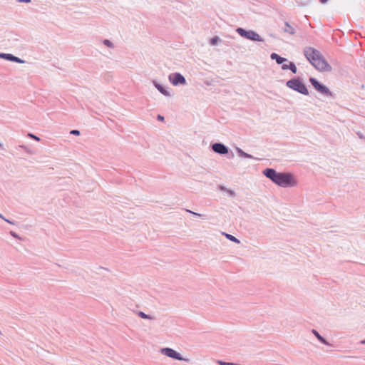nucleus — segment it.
<instances>
[{"mask_svg": "<svg viewBox=\"0 0 365 365\" xmlns=\"http://www.w3.org/2000/svg\"><path fill=\"white\" fill-rule=\"evenodd\" d=\"M162 352L170 357V358H173V359H178V360H182V357H180V354L178 353H177L175 350L170 349V348H165V349H163L162 350Z\"/></svg>", "mask_w": 365, "mask_h": 365, "instance_id": "nucleus-6", "label": "nucleus"}, {"mask_svg": "<svg viewBox=\"0 0 365 365\" xmlns=\"http://www.w3.org/2000/svg\"><path fill=\"white\" fill-rule=\"evenodd\" d=\"M270 57L272 59L275 60L278 64H282L284 62L287 61L286 58L279 56L278 54L275 53H272Z\"/></svg>", "mask_w": 365, "mask_h": 365, "instance_id": "nucleus-9", "label": "nucleus"}, {"mask_svg": "<svg viewBox=\"0 0 365 365\" xmlns=\"http://www.w3.org/2000/svg\"><path fill=\"white\" fill-rule=\"evenodd\" d=\"M284 31L289 34H294L295 33V29L292 26H291L288 23H285Z\"/></svg>", "mask_w": 365, "mask_h": 365, "instance_id": "nucleus-10", "label": "nucleus"}, {"mask_svg": "<svg viewBox=\"0 0 365 365\" xmlns=\"http://www.w3.org/2000/svg\"><path fill=\"white\" fill-rule=\"evenodd\" d=\"M19 2H30L31 0H19Z\"/></svg>", "mask_w": 365, "mask_h": 365, "instance_id": "nucleus-24", "label": "nucleus"}, {"mask_svg": "<svg viewBox=\"0 0 365 365\" xmlns=\"http://www.w3.org/2000/svg\"><path fill=\"white\" fill-rule=\"evenodd\" d=\"M0 147H1V144L0 143Z\"/></svg>", "mask_w": 365, "mask_h": 365, "instance_id": "nucleus-27", "label": "nucleus"}, {"mask_svg": "<svg viewBox=\"0 0 365 365\" xmlns=\"http://www.w3.org/2000/svg\"><path fill=\"white\" fill-rule=\"evenodd\" d=\"M187 211H188V212H191V213H192V214H194V215H198V214H197L196 212H191V211H190V210H187Z\"/></svg>", "mask_w": 365, "mask_h": 365, "instance_id": "nucleus-26", "label": "nucleus"}, {"mask_svg": "<svg viewBox=\"0 0 365 365\" xmlns=\"http://www.w3.org/2000/svg\"><path fill=\"white\" fill-rule=\"evenodd\" d=\"M225 236L227 239L230 240L231 241L235 242L237 243H240V241L234 236H232L230 234H225Z\"/></svg>", "mask_w": 365, "mask_h": 365, "instance_id": "nucleus-13", "label": "nucleus"}, {"mask_svg": "<svg viewBox=\"0 0 365 365\" xmlns=\"http://www.w3.org/2000/svg\"><path fill=\"white\" fill-rule=\"evenodd\" d=\"M212 150L220 154H226L228 153V149L225 145L221 143H215L212 145Z\"/></svg>", "mask_w": 365, "mask_h": 365, "instance_id": "nucleus-7", "label": "nucleus"}, {"mask_svg": "<svg viewBox=\"0 0 365 365\" xmlns=\"http://www.w3.org/2000/svg\"><path fill=\"white\" fill-rule=\"evenodd\" d=\"M158 118L160 120H164V118H163V116H161L160 115H158Z\"/></svg>", "mask_w": 365, "mask_h": 365, "instance_id": "nucleus-23", "label": "nucleus"}, {"mask_svg": "<svg viewBox=\"0 0 365 365\" xmlns=\"http://www.w3.org/2000/svg\"><path fill=\"white\" fill-rule=\"evenodd\" d=\"M328 0H320V1L322 3V4H324Z\"/></svg>", "mask_w": 365, "mask_h": 365, "instance_id": "nucleus-25", "label": "nucleus"}, {"mask_svg": "<svg viewBox=\"0 0 365 365\" xmlns=\"http://www.w3.org/2000/svg\"><path fill=\"white\" fill-rule=\"evenodd\" d=\"M282 68L284 70L289 69V65L288 64H284V65H282Z\"/></svg>", "mask_w": 365, "mask_h": 365, "instance_id": "nucleus-22", "label": "nucleus"}, {"mask_svg": "<svg viewBox=\"0 0 365 365\" xmlns=\"http://www.w3.org/2000/svg\"><path fill=\"white\" fill-rule=\"evenodd\" d=\"M237 33H238L240 36H244V37H245V36H246V35H247L246 34L247 33V31H246L245 30H244V29H242V28H239V29H237Z\"/></svg>", "mask_w": 365, "mask_h": 365, "instance_id": "nucleus-14", "label": "nucleus"}, {"mask_svg": "<svg viewBox=\"0 0 365 365\" xmlns=\"http://www.w3.org/2000/svg\"><path fill=\"white\" fill-rule=\"evenodd\" d=\"M289 69H290L294 73H297V67L293 63H289Z\"/></svg>", "mask_w": 365, "mask_h": 365, "instance_id": "nucleus-15", "label": "nucleus"}, {"mask_svg": "<svg viewBox=\"0 0 365 365\" xmlns=\"http://www.w3.org/2000/svg\"><path fill=\"white\" fill-rule=\"evenodd\" d=\"M263 173L279 186L288 187L297 185L296 179L289 173H277L274 170L271 168L265 169Z\"/></svg>", "mask_w": 365, "mask_h": 365, "instance_id": "nucleus-1", "label": "nucleus"}, {"mask_svg": "<svg viewBox=\"0 0 365 365\" xmlns=\"http://www.w3.org/2000/svg\"><path fill=\"white\" fill-rule=\"evenodd\" d=\"M1 56H6V58L7 59H9V60H11V61H16V62H22V61H21L19 58L17 57H15V56H13L11 54H2L1 55Z\"/></svg>", "mask_w": 365, "mask_h": 365, "instance_id": "nucleus-11", "label": "nucleus"}, {"mask_svg": "<svg viewBox=\"0 0 365 365\" xmlns=\"http://www.w3.org/2000/svg\"><path fill=\"white\" fill-rule=\"evenodd\" d=\"M71 134H73V135H80V132L77 130H73L71 131Z\"/></svg>", "mask_w": 365, "mask_h": 365, "instance_id": "nucleus-18", "label": "nucleus"}, {"mask_svg": "<svg viewBox=\"0 0 365 365\" xmlns=\"http://www.w3.org/2000/svg\"><path fill=\"white\" fill-rule=\"evenodd\" d=\"M310 83L314 87V88L321 93L329 94V89L324 85L320 84L315 78H311L309 79Z\"/></svg>", "mask_w": 365, "mask_h": 365, "instance_id": "nucleus-4", "label": "nucleus"}, {"mask_svg": "<svg viewBox=\"0 0 365 365\" xmlns=\"http://www.w3.org/2000/svg\"><path fill=\"white\" fill-rule=\"evenodd\" d=\"M157 88H158V89L161 93H163V94H165V91L163 89V88H162L161 86H158Z\"/></svg>", "mask_w": 365, "mask_h": 365, "instance_id": "nucleus-21", "label": "nucleus"}, {"mask_svg": "<svg viewBox=\"0 0 365 365\" xmlns=\"http://www.w3.org/2000/svg\"><path fill=\"white\" fill-rule=\"evenodd\" d=\"M29 137H31V138H34V140H37V141H39V140H40L39 138H38L37 136H36V135H33V134H31V133H30V134H29Z\"/></svg>", "mask_w": 365, "mask_h": 365, "instance_id": "nucleus-19", "label": "nucleus"}, {"mask_svg": "<svg viewBox=\"0 0 365 365\" xmlns=\"http://www.w3.org/2000/svg\"><path fill=\"white\" fill-rule=\"evenodd\" d=\"M170 80L174 85H178L179 83H180V84L185 83V78L179 73H175V74L170 76Z\"/></svg>", "mask_w": 365, "mask_h": 365, "instance_id": "nucleus-5", "label": "nucleus"}, {"mask_svg": "<svg viewBox=\"0 0 365 365\" xmlns=\"http://www.w3.org/2000/svg\"><path fill=\"white\" fill-rule=\"evenodd\" d=\"M304 56L319 71H329L331 66L322 58L319 51L312 47H307L304 50Z\"/></svg>", "mask_w": 365, "mask_h": 365, "instance_id": "nucleus-2", "label": "nucleus"}, {"mask_svg": "<svg viewBox=\"0 0 365 365\" xmlns=\"http://www.w3.org/2000/svg\"><path fill=\"white\" fill-rule=\"evenodd\" d=\"M312 332L319 340H320L322 343L326 344V341L324 340V339L317 331L313 330Z\"/></svg>", "mask_w": 365, "mask_h": 365, "instance_id": "nucleus-12", "label": "nucleus"}, {"mask_svg": "<svg viewBox=\"0 0 365 365\" xmlns=\"http://www.w3.org/2000/svg\"><path fill=\"white\" fill-rule=\"evenodd\" d=\"M246 38H249V39H251V40H253V41H262V38L260 37V36L257 34L256 32L255 31H247V33L246 34Z\"/></svg>", "mask_w": 365, "mask_h": 365, "instance_id": "nucleus-8", "label": "nucleus"}, {"mask_svg": "<svg viewBox=\"0 0 365 365\" xmlns=\"http://www.w3.org/2000/svg\"><path fill=\"white\" fill-rule=\"evenodd\" d=\"M104 44L108 46H112V43H110V41L109 40H105L103 41Z\"/></svg>", "mask_w": 365, "mask_h": 365, "instance_id": "nucleus-20", "label": "nucleus"}, {"mask_svg": "<svg viewBox=\"0 0 365 365\" xmlns=\"http://www.w3.org/2000/svg\"><path fill=\"white\" fill-rule=\"evenodd\" d=\"M138 315H139L140 317L143 318V319H150V317H148L147 314H145V313H143V312H139V314H138Z\"/></svg>", "mask_w": 365, "mask_h": 365, "instance_id": "nucleus-16", "label": "nucleus"}, {"mask_svg": "<svg viewBox=\"0 0 365 365\" xmlns=\"http://www.w3.org/2000/svg\"><path fill=\"white\" fill-rule=\"evenodd\" d=\"M218 41V38L217 37H214L212 38L211 40H210V43L212 44V45H215Z\"/></svg>", "mask_w": 365, "mask_h": 365, "instance_id": "nucleus-17", "label": "nucleus"}, {"mask_svg": "<svg viewBox=\"0 0 365 365\" xmlns=\"http://www.w3.org/2000/svg\"><path fill=\"white\" fill-rule=\"evenodd\" d=\"M287 85L289 88L298 91L302 94L307 95L309 93L308 90H307V87L305 86V85L299 80L289 81L287 83Z\"/></svg>", "mask_w": 365, "mask_h": 365, "instance_id": "nucleus-3", "label": "nucleus"}]
</instances>
